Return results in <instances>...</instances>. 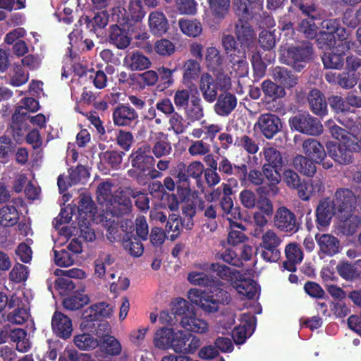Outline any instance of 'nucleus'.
Listing matches in <instances>:
<instances>
[{
	"mask_svg": "<svg viewBox=\"0 0 361 361\" xmlns=\"http://www.w3.org/2000/svg\"><path fill=\"white\" fill-rule=\"evenodd\" d=\"M255 128L267 139L273 138L282 128L281 118L271 113L262 114L258 117Z\"/></svg>",
	"mask_w": 361,
	"mask_h": 361,
	"instance_id": "nucleus-14",
	"label": "nucleus"
},
{
	"mask_svg": "<svg viewBox=\"0 0 361 361\" xmlns=\"http://www.w3.org/2000/svg\"><path fill=\"white\" fill-rule=\"evenodd\" d=\"M106 209L113 216L122 217L130 214L133 204L126 190L116 191L110 202L106 206Z\"/></svg>",
	"mask_w": 361,
	"mask_h": 361,
	"instance_id": "nucleus-11",
	"label": "nucleus"
},
{
	"mask_svg": "<svg viewBox=\"0 0 361 361\" xmlns=\"http://www.w3.org/2000/svg\"><path fill=\"white\" fill-rule=\"evenodd\" d=\"M281 240L272 230H268L262 236L259 247L262 249L261 257L268 262H276L281 257L279 249Z\"/></svg>",
	"mask_w": 361,
	"mask_h": 361,
	"instance_id": "nucleus-9",
	"label": "nucleus"
},
{
	"mask_svg": "<svg viewBox=\"0 0 361 361\" xmlns=\"http://www.w3.org/2000/svg\"><path fill=\"white\" fill-rule=\"evenodd\" d=\"M75 345L82 350H90L99 346V342L89 334H82L74 337Z\"/></svg>",
	"mask_w": 361,
	"mask_h": 361,
	"instance_id": "nucleus-59",
	"label": "nucleus"
},
{
	"mask_svg": "<svg viewBox=\"0 0 361 361\" xmlns=\"http://www.w3.org/2000/svg\"><path fill=\"white\" fill-rule=\"evenodd\" d=\"M124 63L132 71H142L149 67L151 63L149 59L139 51H133L131 54L126 56Z\"/></svg>",
	"mask_w": 361,
	"mask_h": 361,
	"instance_id": "nucleus-41",
	"label": "nucleus"
},
{
	"mask_svg": "<svg viewBox=\"0 0 361 361\" xmlns=\"http://www.w3.org/2000/svg\"><path fill=\"white\" fill-rule=\"evenodd\" d=\"M126 192L130 197L135 199V205L140 211L147 212L149 210V198L147 193L132 188H126Z\"/></svg>",
	"mask_w": 361,
	"mask_h": 361,
	"instance_id": "nucleus-53",
	"label": "nucleus"
},
{
	"mask_svg": "<svg viewBox=\"0 0 361 361\" xmlns=\"http://www.w3.org/2000/svg\"><path fill=\"white\" fill-rule=\"evenodd\" d=\"M261 86L265 97L271 100L283 98L286 95L283 87L271 80H265L262 82Z\"/></svg>",
	"mask_w": 361,
	"mask_h": 361,
	"instance_id": "nucleus-46",
	"label": "nucleus"
},
{
	"mask_svg": "<svg viewBox=\"0 0 361 361\" xmlns=\"http://www.w3.org/2000/svg\"><path fill=\"white\" fill-rule=\"evenodd\" d=\"M141 240V239L131 233L124 234L121 240L124 250L130 255L135 257L141 256L144 252V247Z\"/></svg>",
	"mask_w": 361,
	"mask_h": 361,
	"instance_id": "nucleus-33",
	"label": "nucleus"
},
{
	"mask_svg": "<svg viewBox=\"0 0 361 361\" xmlns=\"http://www.w3.org/2000/svg\"><path fill=\"white\" fill-rule=\"evenodd\" d=\"M263 154L266 162L263 165L281 169L283 165V160L281 152L274 147H270L264 148Z\"/></svg>",
	"mask_w": 361,
	"mask_h": 361,
	"instance_id": "nucleus-55",
	"label": "nucleus"
},
{
	"mask_svg": "<svg viewBox=\"0 0 361 361\" xmlns=\"http://www.w3.org/2000/svg\"><path fill=\"white\" fill-rule=\"evenodd\" d=\"M200 269L203 270H210L216 274L219 279L226 280L230 281L231 283L235 279L241 276L239 271L235 269H231L229 267L220 264L219 262L212 263L209 265L203 264L199 267Z\"/></svg>",
	"mask_w": 361,
	"mask_h": 361,
	"instance_id": "nucleus-23",
	"label": "nucleus"
},
{
	"mask_svg": "<svg viewBox=\"0 0 361 361\" xmlns=\"http://www.w3.org/2000/svg\"><path fill=\"white\" fill-rule=\"evenodd\" d=\"M125 152L118 150H107L99 154L100 161L108 165L113 169H118L121 167Z\"/></svg>",
	"mask_w": 361,
	"mask_h": 361,
	"instance_id": "nucleus-48",
	"label": "nucleus"
},
{
	"mask_svg": "<svg viewBox=\"0 0 361 361\" xmlns=\"http://www.w3.org/2000/svg\"><path fill=\"white\" fill-rule=\"evenodd\" d=\"M289 126L292 130L309 135H318L323 131L320 121L309 114H299L290 118Z\"/></svg>",
	"mask_w": 361,
	"mask_h": 361,
	"instance_id": "nucleus-8",
	"label": "nucleus"
},
{
	"mask_svg": "<svg viewBox=\"0 0 361 361\" xmlns=\"http://www.w3.org/2000/svg\"><path fill=\"white\" fill-rule=\"evenodd\" d=\"M234 34L235 37L231 34L224 35L221 44L235 75L243 78L248 74L246 50L255 47L257 34L249 20L244 18H238L235 23Z\"/></svg>",
	"mask_w": 361,
	"mask_h": 361,
	"instance_id": "nucleus-1",
	"label": "nucleus"
},
{
	"mask_svg": "<svg viewBox=\"0 0 361 361\" xmlns=\"http://www.w3.org/2000/svg\"><path fill=\"white\" fill-rule=\"evenodd\" d=\"M204 171V165L199 161H192L188 166L183 162H180L172 170L171 174L176 179L177 192L181 201L188 198L190 195L191 179L194 180L199 189L203 188L202 174Z\"/></svg>",
	"mask_w": 361,
	"mask_h": 361,
	"instance_id": "nucleus-3",
	"label": "nucleus"
},
{
	"mask_svg": "<svg viewBox=\"0 0 361 361\" xmlns=\"http://www.w3.org/2000/svg\"><path fill=\"white\" fill-rule=\"evenodd\" d=\"M19 220V213L13 205H5L0 209V225L9 227L16 225Z\"/></svg>",
	"mask_w": 361,
	"mask_h": 361,
	"instance_id": "nucleus-44",
	"label": "nucleus"
},
{
	"mask_svg": "<svg viewBox=\"0 0 361 361\" xmlns=\"http://www.w3.org/2000/svg\"><path fill=\"white\" fill-rule=\"evenodd\" d=\"M99 346L103 353L111 357L118 356L122 352L121 342L114 336L109 334L102 336Z\"/></svg>",
	"mask_w": 361,
	"mask_h": 361,
	"instance_id": "nucleus-36",
	"label": "nucleus"
},
{
	"mask_svg": "<svg viewBox=\"0 0 361 361\" xmlns=\"http://www.w3.org/2000/svg\"><path fill=\"white\" fill-rule=\"evenodd\" d=\"M138 114L128 104H118L112 114L113 121L116 126L133 128L138 122Z\"/></svg>",
	"mask_w": 361,
	"mask_h": 361,
	"instance_id": "nucleus-13",
	"label": "nucleus"
},
{
	"mask_svg": "<svg viewBox=\"0 0 361 361\" xmlns=\"http://www.w3.org/2000/svg\"><path fill=\"white\" fill-rule=\"evenodd\" d=\"M201 340L189 332L175 331L171 349L177 353L193 354L201 345Z\"/></svg>",
	"mask_w": 361,
	"mask_h": 361,
	"instance_id": "nucleus-10",
	"label": "nucleus"
},
{
	"mask_svg": "<svg viewBox=\"0 0 361 361\" xmlns=\"http://www.w3.org/2000/svg\"><path fill=\"white\" fill-rule=\"evenodd\" d=\"M179 27L180 30L185 35L196 37L201 35L202 26L201 23L197 20L181 19L179 20Z\"/></svg>",
	"mask_w": 361,
	"mask_h": 361,
	"instance_id": "nucleus-51",
	"label": "nucleus"
},
{
	"mask_svg": "<svg viewBox=\"0 0 361 361\" xmlns=\"http://www.w3.org/2000/svg\"><path fill=\"white\" fill-rule=\"evenodd\" d=\"M339 219V230L345 235H353L361 224V218L353 213L348 214L345 216H337Z\"/></svg>",
	"mask_w": 361,
	"mask_h": 361,
	"instance_id": "nucleus-35",
	"label": "nucleus"
},
{
	"mask_svg": "<svg viewBox=\"0 0 361 361\" xmlns=\"http://www.w3.org/2000/svg\"><path fill=\"white\" fill-rule=\"evenodd\" d=\"M175 331L172 329L161 328L157 331L154 338L156 348L162 350L171 348Z\"/></svg>",
	"mask_w": 361,
	"mask_h": 361,
	"instance_id": "nucleus-40",
	"label": "nucleus"
},
{
	"mask_svg": "<svg viewBox=\"0 0 361 361\" xmlns=\"http://www.w3.org/2000/svg\"><path fill=\"white\" fill-rule=\"evenodd\" d=\"M149 26L154 35L161 36L169 29L168 20L162 12L153 11L149 16Z\"/></svg>",
	"mask_w": 361,
	"mask_h": 361,
	"instance_id": "nucleus-30",
	"label": "nucleus"
},
{
	"mask_svg": "<svg viewBox=\"0 0 361 361\" xmlns=\"http://www.w3.org/2000/svg\"><path fill=\"white\" fill-rule=\"evenodd\" d=\"M336 270L340 276L346 281H353L358 279L361 277V259L354 262H340L336 266Z\"/></svg>",
	"mask_w": 361,
	"mask_h": 361,
	"instance_id": "nucleus-25",
	"label": "nucleus"
},
{
	"mask_svg": "<svg viewBox=\"0 0 361 361\" xmlns=\"http://www.w3.org/2000/svg\"><path fill=\"white\" fill-rule=\"evenodd\" d=\"M233 144L236 147L244 149L250 154H256L259 149V147L256 141L245 134L240 137H236Z\"/></svg>",
	"mask_w": 361,
	"mask_h": 361,
	"instance_id": "nucleus-61",
	"label": "nucleus"
},
{
	"mask_svg": "<svg viewBox=\"0 0 361 361\" xmlns=\"http://www.w3.org/2000/svg\"><path fill=\"white\" fill-rule=\"evenodd\" d=\"M195 310L194 306L185 299L178 298L174 304L171 312L176 322L181 323V318L187 317Z\"/></svg>",
	"mask_w": 361,
	"mask_h": 361,
	"instance_id": "nucleus-43",
	"label": "nucleus"
},
{
	"mask_svg": "<svg viewBox=\"0 0 361 361\" xmlns=\"http://www.w3.org/2000/svg\"><path fill=\"white\" fill-rule=\"evenodd\" d=\"M182 216H179L181 226L187 229H192L193 226V217L196 214V207L193 204L186 203L182 208Z\"/></svg>",
	"mask_w": 361,
	"mask_h": 361,
	"instance_id": "nucleus-60",
	"label": "nucleus"
},
{
	"mask_svg": "<svg viewBox=\"0 0 361 361\" xmlns=\"http://www.w3.org/2000/svg\"><path fill=\"white\" fill-rule=\"evenodd\" d=\"M51 328L57 337L62 339L69 338L73 331L72 321L62 312L56 311L51 318Z\"/></svg>",
	"mask_w": 361,
	"mask_h": 361,
	"instance_id": "nucleus-19",
	"label": "nucleus"
},
{
	"mask_svg": "<svg viewBox=\"0 0 361 361\" xmlns=\"http://www.w3.org/2000/svg\"><path fill=\"white\" fill-rule=\"evenodd\" d=\"M304 153L316 164H321L326 153L323 145L314 138H308L302 143Z\"/></svg>",
	"mask_w": 361,
	"mask_h": 361,
	"instance_id": "nucleus-22",
	"label": "nucleus"
},
{
	"mask_svg": "<svg viewBox=\"0 0 361 361\" xmlns=\"http://www.w3.org/2000/svg\"><path fill=\"white\" fill-rule=\"evenodd\" d=\"M192 96L189 89H178L173 96V102L177 109L184 110L187 108Z\"/></svg>",
	"mask_w": 361,
	"mask_h": 361,
	"instance_id": "nucleus-64",
	"label": "nucleus"
},
{
	"mask_svg": "<svg viewBox=\"0 0 361 361\" xmlns=\"http://www.w3.org/2000/svg\"><path fill=\"white\" fill-rule=\"evenodd\" d=\"M235 279L231 283L236 291L245 297L246 299H254L259 290L257 283L251 279H245L242 277Z\"/></svg>",
	"mask_w": 361,
	"mask_h": 361,
	"instance_id": "nucleus-28",
	"label": "nucleus"
},
{
	"mask_svg": "<svg viewBox=\"0 0 361 361\" xmlns=\"http://www.w3.org/2000/svg\"><path fill=\"white\" fill-rule=\"evenodd\" d=\"M274 223L278 229L286 233H295L300 227L295 214L286 207L278 208L274 215Z\"/></svg>",
	"mask_w": 361,
	"mask_h": 361,
	"instance_id": "nucleus-12",
	"label": "nucleus"
},
{
	"mask_svg": "<svg viewBox=\"0 0 361 361\" xmlns=\"http://www.w3.org/2000/svg\"><path fill=\"white\" fill-rule=\"evenodd\" d=\"M212 14L217 19H224L230 8V0H208Z\"/></svg>",
	"mask_w": 361,
	"mask_h": 361,
	"instance_id": "nucleus-57",
	"label": "nucleus"
},
{
	"mask_svg": "<svg viewBox=\"0 0 361 361\" xmlns=\"http://www.w3.org/2000/svg\"><path fill=\"white\" fill-rule=\"evenodd\" d=\"M330 198L321 200L316 208V225L319 230L323 231L327 228L331 221L332 217L336 216V211L334 209Z\"/></svg>",
	"mask_w": 361,
	"mask_h": 361,
	"instance_id": "nucleus-16",
	"label": "nucleus"
},
{
	"mask_svg": "<svg viewBox=\"0 0 361 361\" xmlns=\"http://www.w3.org/2000/svg\"><path fill=\"white\" fill-rule=\"evenodd\" d=\"M148 190L149 193L155 197L160 198L161 200L171 199L173 202L169 204V208L171 210H174L178 208V201L175 195H170L166 192L164 190L163 184L159 181H153L148 185Z\"/></svg>",
	"mask_w": 361,
	"mask_h": 361,
	"instance_id": "nucleus-38",
	"label": "nucleus"
},
{
	"mask_svg": "<svg viewBox=\"0 0 361 361\" xmlns=\"http://www.w3.org/2000/svg\"><path fill=\"white\" fill-rule=\"evenodd\" d=\"M331 200L336 211V216H345L353 213L357 207V211H361V198L349 188H338Z\"/></svg>",
	"mask_w": 361,
	"mask_h": 361,
	"instance_id": "nucleus-6",
	"label": "nucleus"
},
{
	"mask_svg": "<svg viewBox=\"0 0 361 361\" xmlns=\"http://www.w3.org/2000/svg\"><path fill=\"white\" fill-rule=\"evenodd\" d=\"M293 163L295 170L307 177H313L317 172L316 163L305 156L297 155Z\"/></svg>",
	"mask_w": 361,
	"mask_h": 361,
	"instance_id": "nucleus-37",
	"label": "nucleus"
},
{
	"mask_svg": "<svg viewBox=\"0 0 361 361\" xmlns=\"http://www.w3.org/2000/svg\"><path fill=\"white\" fill-rule=\"evenodd\" d=\"M224 285L220 280L219 283L211 286L208 291L191 288L188 293V298L192 304L200 307L204 312H217L220 305H226L231 301V296L225 289Z\"/></svg>",
	"mask_w": 361,
	"mask_h": 361,
	"instance_id": "nucleus-2",
	"label": "nucleus"
},
{
	"mask_svg": "<svg viewBox=\"0 0 361 361\" xmlns=\"http://www.w3.org/2000/svg\"><path fill=\"white\" fill-rule=\"evenodd\" d=\"M214 111L220 116H228L237 106V97L229 92L221 93L216 98Z\"/></svg>",
	"mask_w": 361,
	"mask_h": 361,
	"instance_id": "nucleus-21",
	"label": "nucleus"
},
{
	"mask_svg": "<svg viewBox=\"0 0 361 361\" xmlns=\"http://www.w3.org/2000/svg\"><path fill=\"white\" fill-rule=\"evenodd\" d=\"M219 206L223 212L224 216H227L230 219H242L243 215L239 207H234L232 197H221L219 200Z\"/></svg>",
	"mask_w": 361,
	"mask_h": 361,
	"instance_id": "nucleus-47",
	"label": "nucleus"
},
{
	"mask_svg": "<svg viewBox=\"0 0 361 361\" xmlns=\"http://www.w3.org/2000/svg\"><path fill=\"white\" fill-rule=\"evenodd\" d=\"M314 20L315 17L311 16V17L301 20L298 25V31L303 33L307 39H312L317 36L318 26Z\"/></svg>",
	"mask_w": 361,
	"mask_h": 361,
	"instance_id": "nucleus-58",
	"label": "nucleus"
},
{
	"mask_svg": "<svg viewBox=\"0 0 361 361\" xmlns=\"http://www.w3.org/2000/svg\"><path fill=\"white\" fill-rule=\"evenodd\" d=\"M183 71L184 80L190 82L199 77L200 64L194 59H188L184 63Z\"/></svg>",
	"mask_w": 361,
	"mask_h": 361,
	"instance_id": "nucleus-63",
	"label": "nucleus"
},
{
	"mask_svg": "<svg viewBox=\"0 0 361 361\" xmlns=\"http://www.w3.org/2000/svg\"><path fill=\"white\" fill-rule=\"evenodd\" d=\"M184 110L188 118L192 121H200L204 117L201 99L198 96L191 97L190 104Z\"/></svg>",
	"mask_w": 361,
	"mask_h": 361,
	"instance_id": "nucleus-50",
	"label": "nucleus"
},
{
	"mask_svg": "<svg viewBox=\"0 0 361 361\" xmlns=\"http://www.w3.org/2000/svg\"><path fill=\"white\" fill-rule=\"evenodd\" d=\"M315 240L319 246V255L322 257H332L340 252V240L331 234H316Z\"/></svg>",
	"mask_w": 361,
	"mask_h": 361,
	"instance_id": "nucleus-17",
	"label": "nucleus"
},
{
	"mask_svg": "<svg viewBox=\"0 0 361 361\" xmlns=\"http://www.w3.org/2000/svg\"><path fill=\"white\" fill-rule=\"evenodd\" d=\"M151 148L148 145H143L133 150L129 156L131 165L134 169L128 171L129 176L134 178L140 185H145L147 177L145 173L154 164V159L150 154Z\"/></svg>",
	"mask_w": 361,
	"mask_h": 361,
	"instance_id": "nucleus-5",
	"label": "nucleus"
},
{
	"mask_svg": "<svg viewBox=\"0 0 361 361\" xmlns=\"http://www.w3.org/2000/svg\"><path fill=\"white\" fill-rule=\"evenodd\" d=\"M114 11V14L118 11L117 23L119 25H128V27L135 30L140 28V23L145 15L141 0H130L128 10L118 7Z\"/></svg>",
	"mask_w": 361,
	"mask_h": 361,
	"instance_id": "nucleus-7",
	"label": "nucleus"
},
{
	"mask_svg": "<svg viewBox=\"0 0 361 361\" xmlns=\"http://www.w3.org/2000/svg\"><path fill=\"white\" fill-rule=\"evenodd\" d=\"M200 90L206 102L212 103L216 99L218 85L209 73L202 75L200 81Z\"/></svg>",
	"mask_w": 361,
	"mask_h": 361,
	"instance_id": "nucleus-29",
	"label": "nucleus"
},
{
	"mask_svg": "<svg viewBox=\"0 0 361 361\" xmlns=\"http://www.w3.org/2000/svg\"><path fill=\"white\" fill-rule=\"evenodd\" d=\"M91 311L94 312V315L90 314V322H96L98 326H107L106 322L104 323H99V317L108 318L110 317L113 314V309L109 304L102 302L94 304L90 307Z\"/></svg>",
	"mask_w": 361,
	"mask_h": 361,
	"instance_id": "nucleus-42",
	"label": "nucleus"
},
{
	"mask_svg": "<svg viewBox=\"0 0 361 361\" xmlns=\"http://www.w3.org/2000/svg\"><path fill=\"white\" fill-rule=\"evenodd\" d=\"M310 110L320 117L327 114V102L324 94L318 89L312 90L307 95Z\"/></svg>",
	"mask_w": 361,
	"mask_h": 361,
	"instance_id": "nucleus-26",
	"label": "nucleus"
},
{
	"mask_svg": "<svg viewBox=\"0 0 361 361\" xmlns=\"http://www.w3.org/2000/svg\"><path fill=\"white\" fill-rule=\"evenodd\" d=\"M272 77L276 82L283 87V90L291 89L298 82V76L285 67H275L272 71Z\"/></svg>",
	"mask_w": 361,
	"mask_h": 361,
	"instance_id": "nucleus-24",
	"label": "nucleus"
},
{
	"mask_svg": "<svg viewBox=\"0 0 361 361\" xmlns=\"http://www.w3.org/2000/svg\"><path fill=\"white\" fill-rule=\"evenodd\" d=\"M188 281L194 286L209 288L220 283V280L211 274L200 271H191L188 274Z\"/></svg>",
	"mask_w": 361,
	"mask_h": 361,
	"instance_id": "nucleus-34",
	"label": "nucleus"
},
{
	"mask_svg": "<svg viewBox=\"0 0 361 361\" xmlns=\"http://www.w3.org/2000/svg\"><path fill=\"white\" fill-rule=\"evenodd\" d=\"M286 261L283 262L284 269L290 272L296 271V265L300 264L303 259V252L300 245L296 243H290L285 249Z\"/></svg>",
	"mask_w": 361,
	"mask_h": 361,
	"instance_id": "nucleus-27",
	"label": "nucleus"
},
{
	"mask_svg": "<svg viewBox=\"0 0 361 361\" xmlns=\"http://www.w3.org/2000/svg\"><path fill=\"white\" fill-rule=\"evenodd\" d=\"M218 170L223 175L230 176L233 175L235 178L241 179L245 174V164H233L226 157H222L219 163Z\"/></svg>",
	"mask_w": 361,
	"mask_h": 361,
	"instance_id": "nucleus-31",
	"label": "nucleus"
},
{
	"mask_svg": "<svg viewBox=\"0 0 361 361\" xmlns=\"http://www.w3.org/2000/svg\"><path fill=\"white\" fill-rule=\"evenodd\" d=\"M113 185L109 182H102L99 184L97 189V199L99 204L107 205L114 195L111 194V188Z\"/></svg>",
	"mask_w": 361,
	"mask_h": 361,
	"instance_id": "nucleus-62",
	"label": "nucleus"
},
{
	"mask_svg": "<svg viewBox=\"0 0 361 361\" xmlns=\"http://www.w3.org/2000/svg\"><path fill=\"white\" fill-rule=\"evenodd\" d=\"M329 155L340 164H349L353 161V152L345 142H328L326 144Z\"/></svg>",
	"mask_w": 361,
	"mask_h": 361,
	"instance_id": "nucleus-18",
	"label": "nucleus"
},
{
	"mask_svg": "<svg viewBox=\"0 0 361 361\" xmlns=\"http://www.w3.org/2000/svg\"><path fill=\"white\" fill-rule=\"evenodd\" d=\"M313 45L310 42H302L295 46H290L281 51L280 61L281 63L293 67L300 72L306 63L313 59Z\"/></svg>",
	"mask_w": 361,
	"mask_h": 361,
	"instance_id": "nucleus-4",
	"label": "nucleus"
},
{
	"mask_svg": "<svg viewBox=\"0 0 361 361\" xmlns=\"http://www.w3.org/2000/svg\"><path fill=\"white\" fill-rule=\"evenodd\" d=\"M90 302L87 295L82 292L74 291L63 300V307L69 310H77L82 308Z\"/></svg>",
	"mask_w": 361,
	"mask_h": 361,
	"instance_id": "nucleus-39",
	"label": "nucleus"
},
{
	"mask_svg": "<svg viewBox=\"0 0 361 361\" xmlns=\"http://www.w3.org/2000/svg\"><path fill=\"white\" fill-rule=\"evenodd\" d=\"M152 152L157 158L168 156L171 153L172 147L167 135L163 133H160V137L155 142Z\"/></svg>",
	"mask_w": 361,
	"mask_h": 361,
	"instance_id": "nucleus-52",
	"label": "nucleus"
},
{
	"mask_svg": "<svg viewBox=\"0 0 361 361\" xmlns=\"http://www.w3.org/2000/svg\"><path fill=\"white\" fill-rule=\"evenodd\" d=\"M242 186H246L248 184L255 186H259L264 183L263 171L255 168H252L248 171L247 165L245 164V174L244 178L238 179Z\"/></svg>",
	"mask_w": 361,
	"mask_h": 361,
	"instance_id": "nucleus-54",
	"label": "nucleus"
},
{
	"mask_svg": "<svg viewBox=\"0 0 361 361\" xmlns=\"http://www.w3.org/2000/svg\"><path fill=\"white\" fill-rule=\"evenodd\" d=\"M205 61L208 69L215 71L221 69L223 58L216 47H210L207 49Z\"/></svg>",
	"mask_w": 361,
	"mask_h": 361,
	"instance_id": "nucleus-56",
	"label": "nucleus"
},
{
	"mask_svg": "<svg viewBox=\"0 0 361 361\" xmlns=\"http://www.w3.org/2000/svg\"><path fill=\"white\" fill-rule=\"evenodd\" d=\"M346 43L345 42V44ZM348 48V46H345V44L341 42V45L338 44L335 50L330 52H324L322 56L324 68L328 69H341L345 61V49Z\"/></svg>",
	"mask_w": 361,
	"mask_h": 361,
	"instance_id": "nucleus-20",
	"label": "nucleus"
},
{
	"mask_svg": "<svg viewBox=\"0 0 361 361\" xmlns=\"http://www.w3.org/2000/svg\"><path fill=\"white\" fill-rule=\"evenodd\" d=\"M319 32H324L333 34L334 35H336L341 41L345 39V28L341 27L339 20L335 18L324 20L321 23V30Z\"/></svg>",
	"mask_w": 361,
	"mask_h": 361,
	"instance_id": "nucleus-45",
	"label": "nucleus"
},
{
	"mask_svg": "<svg viewBox=\"0 0 361 361\" xmlns=\"http://www.w3.org/2000/svg\"><path fill=\"white\" fill-rule=\"evenodd\" d=\"M231 231L228 235V243L232 245H237L243 243L247 237L243 233L245 226L235 222L229 219Z\"/></svg>",
	"mask_w": 361,
	"mask_h": 361,
	"instance_id": "nucleus-49",
	"label": "nucleus"
},
{
	"mask_svg": "<svg viewBox=\"0 0 361 361\" xmlns=\"http://www.w3.org/2000/svg\"><path fill=\"white\" fill-rule=\"evenodd\" d=\"M137 30L128 25H111L109 27V41L119 49L127 48L131 42L132 34Z\"/></svg>",
	"mask_w": 361,
	"mask_h": 361,
	"instance_id": "nucleus-15",
	"label": "nucleus"
},
{
	"mask_svg": "<svg viewBox=\"0 0 361 361\" xmlns=\"http://www.w3.org/2000/svg\"><path fill=\"white\" fill-rule=\"evenodd\" d=\"M183 328L188 331L195 332L199 334L205 333L208 329L207 322L196 316L195 310L192 314L187 317L181 318V323L180 324Z\"/></svg>",
	"mask_w": 361,
	"mask_h": 361,
	"instance_id": "nucleus-32",
	"label": "nucleus"
}]
</instances>
